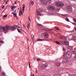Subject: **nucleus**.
<instances>
[{"label": "nucleus", "mask_w": 76, "mask_h": 76, "mask_svg": "<svg viewBox=\"0 0 76 76\" xmlns=\"http://www.w3.org/2000/svg\"><path fill=\"white\" fill-rule=\"evenodd\" d=\"M56 43L57 44H58V45H60V42H58L57 41H56Z\"/></svg>", "instance_id": "obj_23"}, {"label": "nucleus", "mask_w": 76, "mask_h": 76, "mask_svg": "<svg viewBox=\"0 0 76 76\" xmlns=\"http://www.w3.org/2000/svg\"><path fill=\"white\" fill-rule=\"evenodd\" d=\"M62 62L63 63H66L67 62V59L66 58H64L63 59Z\"/></svg>", "instance_id": "obj_8"}, {"label": "nucleus", "mask_w": 76, "mask_h": 76, "mask_svg": "<svg viewBox=\"0 0 76 76\" xmlns=\"http://www.w3.org/2000/svg\"><path fill=\"white\" fill-rule=\"evenodd\" d=\"M14 8H15H15H16V7L12 6V7L11 8V9L12 10H13V9H14Z\"/></svg>", "instance_id": "obj_22"}, {"label": "nucleus", "mask_w": 76, "mask_h": 76, "mask_svg": "<svg viewBox=\"0 0 76 76\" xmlns=\"http://www.w3.org/2000/svg\"><path fill=\"white\" fill-rule=\"evenodd\" d=\"M25 4H23V6H25Z\"/></svg>", "instance_id": "obj_54"}, {"label": "nucleus", "mask_w": 76, "mask_h": 76, "mask_svg": "<svg viewBox=\"0 0 76 76\" xmlns=\"http://www.w3.org/2000/svg\"><path fill=\"white\" fill-rule=\"evenodd\" d=\"M62 16H64V17H67V15L62 14Z\"/></svg>", "instance_id": "obj_27"}, {"label": "nucleus", "mask_w": 76, "mask_h": 76, "mask_svg": "<svg viewBox=\"0 0 76 76\" xmlns=\"http://www.w3.org/2000/svg\"><path fill=\"white\" fill-rule=\"evenodd\" d=\"M63 56L64 57H65V54H64V55H63Z\"/></svg>", "instance_id": "obj_49"}, {"label": "nucleus", "mask_w": 76, "mask_h": 76, "mask_svg": "<svg viewBox=\"0 0 76 76\" xmlns=\"http://www.w3.org/2000/svg\"><path fill=\"white\" fill-rule=\"evenodd\" d=\"M12 14H13V15H14V13L13 12H12L11 13Z\"/></svg>", "instance_id": "obj_53"}, {"label": "nucleus", "mask_w": 76, "mask_h": 76, "mask_svg": "<svg viewBox=\"0 0 76 76\" xmlns=\"http://www.w3.org/2000/svg\"><path fill=\"white\" fill-rule=\"evenodd\" d=\"M6 16H7L6 15H4L3 16V18H4V17H6Z\"/></svg>", "instance_id": "obj_46"}, {"label": "nucleus", "mask_w": 76, "mask_h": 76, "mask_svg": "<svg viewBox=\"0 0 76 76\" xmlns=\"http://www.w3.org/2000/svg\"><path fill=\"white\" fill-rule=\"evenodd\" d=\"M16 10H15V11H14V12L15 13H16Z\"/></svg>", "instance_id": "obj_57"}, {"label": "nucleus", "mask_w": 76, "mask_h": 76, "mask_svg": "<svg viewBox=\"0 0 76 76\" xmlns=\"http://www.w3.org/2000/svg\"><path fill=\"white\" fill-rule=\"evenodd\" d=\"M29 25H30V23L28 22L27 23V27L28 29H29Z\"/></svg>", "instance_id": "obj_14"}, {"label": "nucleus", "mask_w": 76, "mask_h": 76, "mask_svg": "<svg viewBox=\"0 0 76 76\" xmlns=\"http://www.w3.org/2000/svg\"><path fill=\"white\" fill-rule=\"evenodd\" d=\"M18 28H20V26H18Z\"/></svg>", "instance_id": "obj_59"}, {"label": "nucleus", "mask_w": 76, "mask_h": 76, "mask_svg": "<svg viewBox=\"0 0 76 76\" xmlns=\"http://www.w3.org/2000/svg\"><path fill=\"white\" fill-rule=\"evenodd\" d=\"M13 16H14V17H15L17 19H18V18L17 17V15H16V12H15V13H14V14Z\"/></svg>", "instance_id": "obj_15"}, {"label": "nucleus", "mask_w": 76, "mask_h": 76, "mask_svg": "<svg viewBox=\"0 0 76 76\" xmlns=\"http://www.w3.org/2000/svg\"><path fill=\"white\" fill-rule=\"evenodd\" d=\"M20 15H23V13H22V11H20Z\"/></svg>", "instance_id": "obj_36"}, {"label": "nucleus", "mask_w": 76, "mask_h": 76, "mask_svg": "<svg viewBox=\"0 0 76 76\" xmlns=\"http://www.w3.org/2000/svg\"><path fill=\"white\" fill-rule=\"evenodd\" d=\"M41 3L42 4H44V0H42L41 1Z\"/></svg>", "instance_id": "obj_29"}, {"label": "nucleus", "mask_w": 76, "mask_h": 76, "mask_svg": "<svg viewBox=\"0 0 76 76\" xmlns=\"http://www.w3.org/2000/svg\"><path fill=\"white\" fill-rule=\"evenodd\" d=\"M69 43L68 42L66 41L65 42V45H69Z\"/></svg>", "instance_id": "obj_17"}, {"label": "nucleus", "mask_w": 76, "mask_h": 76, "mask_svg": "<svg viewBox=\"0 0 76 76\" xmlns=\"http://www.w3.org/2000/svg\"><path fill=\"white\" fill-rule=\"evenodd\" d=\"M6 10V9L5 10H4V11H5V10Z\"/></svg>", "instance_id": "obj_61"}, {"label": "nucleus", "mask_w": 76, "mask_h": 76, "mask_svg": "<svg viewBox=\"0 0 76 76\" xmlns=\"http://www.w3.org/2000/svg\"><path fill=\"white\" fill-rule=\"evenodd\" d=\"M17 30L18 32H20V31L19 30V29H18Z\"/></svg>", "instance_id": "obj_39"}, {"label": "nucleus", "mask_w": 76, "mask_h": 76, "mask_svg": "<svg viewBox=\"0 0 76 76\" xmlns=\"http://www.w3.org/2000/svg\"><path fill=\"white\" fill-rule=\"evenodd\" d=\"M37 61H40L41 60V59L39 58H37L36 59Z\"/></svg>", "instance_id": "obj_28"}, {"label": "nucleus", "mask_w": 76, "mask_h": 76, "mask_svg": "<svg viewBox=\"0 0 76 76\" xmlns=\"http://www.w3.org/2000/svg\"><path fill=\"white\" fill-rule=\"evenodd\" d=\"M15 26H16V27H17V28H19V26H18V25H15Z\"/></svg>", "instance_id": "obj_43"}, {"label": "nucleus", "mask_w": 76, "mask_h": 76, "mask_svg": "<svg viewBox=\"0 0 76 76\" xmlns=\"http://www.w3.org/2000/svg\"><path fill=\"white\" fill-rule=\"evenodd\" d=\"M42 36L43 37H45V38H48L49 37L48 36H49V34H47L46 33H42Z\"/></svg>", "instance_id": "obj_5"}, {"label": "nucleus", "mask_w": 76, "mask_h": 76, "mask_svg": "<svg viewBox=\"0 0 76 76\" xmlns=\"http://www.w3.org/2000/svg\"><path fill=\"white\" fill-rule=\"evenodd\" d=\"M37 13H38L37 14L38 15H39V16H41V14L40 13H41V12H42V11H36Z\"/></svg>", "instance_id": "obj_11"}, {"label": "nucleus", "mask_w": 76, "mask_h": 76, "mask_svg": "<svg viewBox=\"0 0 76 76\" xmlns=\"http://www.w3.org/2000/svg\"><path fill=\"white\" fill-rule=\"evenodd\" d=\"M1 43V44H4V41H3V40H1V41H0V43Z\"/></svg>", "instance_id": "obj_30"}, {"label": "nucleus", "mask_w": 76, "mask_h": 76, "mask_svg": "<svg viewBox=\"0 0 76 76\" xmlns=\"http://www.w3.org/2000/svg\"><path fill=\"white\" fill-rule=\"evenodd\" d=\"M4 12V11H3L2 12V13H3V12Z\"/></svg>", "instance_id": "obj_64"}, {"label": "nucleus", "mask_w": 76, "mask_h": 76, "mask_svg": "<svg viewBox=\"0 0 76 76\" xmlns=\"http://www.w3.org/2000/svg\"><path fill=\"white\" fill-rule=\"evenodd\" d=\"M60 8H57V11H59L60 10Z\"/></svg>", "instance_id": "obj_38"}, {"label": "nucleus", "mask_w": 76, "mask_h": 76, "mask_svg": "<svg viewBox=\"0 0 76 76\" xmlns=\"http://www.w3.org/2000/svg\"><path fill=\"white\" fill-rule=\"evenodd\" d=\"M10 26L7 25L5 26L4 27H3L2 28V29L3 31L5 32H8L10 30Z\"/></svg>", "instance_id": "obj_1"}, {"label": "nucleus", "mask_w": 76, "mask_h": 76, "mask_svg": "<svg viewBox=\"0 0 76 76\" xmlns=\"http://www.w3.org/2000/svg\"><path fill=\"white\" fill-rule=\"evenodd\" d=\"M10 30H11V29H16V28H15V27L14 26H10Z\"/></svg>", "instance_id": "obj_13"}, {"label": "nucleus", "mask_w": 76, "mask_h": 76, "mask_svg": "<svg viewBox=\"0 0 76 76\" xmlns=\"http://www.w3.org/2000/svg\"><path fill=\"white\" fill-rule=\"evenodd\" d=\"M0 70H1V66H0Z\"/></svg>", "instance_id": "obj_51"}, {"label": "nucleus", "mask_w": 76, "mask_h": 76, "mask_svg": "<svg viewBox=\"0 0 76 76\" xmlns=\"http://www.w3.org/2000/svg\"><path fill=\"white\" fill-rule=\"evenodd\" d=\"M56 6L57 7H63V6H64V4L63 2H57L56 3Z\"/></svg>", "instance_id": "obj_2"}, {"label": "nucleus", "mask_w": 76, "mask_h": 76, "mask_svg": "<svg viewBox=\"0 0 76 76\" xmlns=\"http://www.w3.org/2000/svg\"><path fill=\"white\" fill-rule=\"evenodd\" d=\"M6 4H7V2L6 1Z\"/></svg>", "instance_id": "obj_60"}, {"label": "nucleus", "mask_w": 76, "mask_h": 76, "mask_svg": "<svg viewBox=\"0 0 76 76\" xmlns=\"http://www.w3.org/2000/svg\"><path fill=\"white\" fill-rule=\"evenodd\" d=\"M59 38L60 39H63V40H66L67 37H64L63 36H61L59 37Z\"/></svg>", "instance_id": "obj_7"}, {"label": "nucleus", "mask_w": 76, "mask_h": 76, "mask_svg": "<svg viewBox=\"0 0 76 76\" xmlns=\"http://www.w3.org/2000/svg\"><path fill=\"white\" fill-rule=\"evenodd\" d=\"M43 30H44V31H47V30H48V28H44L43 29Z\"/></svg>", "instance_id": "obj_33"}, {"label": "nucleus", "mask_w": 76, "mask_h": 76, "mask_svg": "<svg viewBox=\"0 0 76 76\" xmlns=\"http://www.w3.org/2000/svg\"><path fill=\"white\" fill-rule=\"evenodd\" d=\"M73 1H76V0H72Z\"/></svg>", "instance_id": "obj_55"}, {"label": "nucleus", "mask_w": 76, "mask_h": 76, "mask_svg": "<svg viewBox=\"0 0 76 76\" xmlns=\"http://www.w3.org/2000/svg\"><path fill=\"white\" fill-rule=\"evenodd\" d=\"M47 0H45L44 1V4H47Z\"/></svg>", "instance_id": "obj_21"}, {"label": "nucleus", "mask_w": 76, "mask_h": 76, "mask_svg": "<svg viewBox=\"0 0 76 76\" xmlns=\"http://www.w3.org/2000/svg\"><path fill=\"white\" fill-rule=\"evenodd\" d=\"M47 0V1H48L50 2V3H51V2L52 1H51V0Z\"/></svg>", "instance_id": "obj_41"}, {"label": "nucleus", "mask_w": 76, "mask_h": 76, "mask_svg": "<svg viewBox=\"0 0 76 76\" xmlns=\"http://www.w3.org/2000/svg\"><path fill=\"white\" fill-rule=\"evenodd\" d=\"M48 66V64H47V63H45V64L43 63V64L41 66L40 69H44L45 67H47Z\"/></svg>", "instance_id": "obj_4"}, {"label": "nucleus", "mask_w": 76, "mask_h": 76, "mask_svg": "<svg viewBox=\"0 0 76 76\" xmlns=\"http://www.w3.org/2000/svg\"><path fill=\"white\" fill-rule=\"evenodd\" d=\"M70 54H71V53L69 52H67L66 54V56L67 58H71L72 56H70Z\"/></svg>", "instance_id": "obj_6"}, {"label": "nucleus", "mask_w": 76, "mask_h": 76, "mask_svg": "<svg viewBox=\"0 0 76 76\" xmlns=\"http://www.w3.org/2000/svg\"><path fill=\"white\" fill-rule=\"evenodd\" d=\"M19 16H21V15H20V14H19Z\"/></svg>", "instance_id": "obj_52"}, {"label": "nucleus", "mask_w": 76, "mask_h": 76, "mask_svg": "<svg viewBox=\"0 0 76 76\" xmlns=\"http://www.w3.org/2000/svg\"><path fill=\"white\" fill-rule=\"evenodd\" d=\"M25 6H24L23 7V12L25 11V10H24V9H25Z\"/></svg>", "instance_id": "obj_34"}, {"label": "nucleus", "mask_w": 76, "mask_h": 76, "mask_svg": "<svg viewBox=\"0 0 76 76\" xmlns=\"http://www.w3.org/2000/svg\"><path fill=\"white\" fill-rule=\"evenodd\" d=\"M56 66H57V67H60V63H58V62H56L55 63Z\"/></svg>", "instance_id": "obj_12"}, {"label": "nucleus", "mask_w": 76, "mask_h": 76, "mask_svg": "<svg viewBox=\"0 0 76 76\" xmlns=\"http://www.w3.org/2000/svg\"><path fill=\"white\" fill-rule=\"evenodd\" d=\"M30 5L31 4V5H34V2L32 1V0H31L30 3H29Z\"/></svg>", "instance_id": "obj_16"}, {"label": "nucleus", "mask_w": 76, "mask_h": 76, "mask_svg": "<svg viewBox=\"0 0 76 76\" xmlns=\"http://www.w3.org/2000/svg\"><path fill=\"white\" fill-rule=\"evenodd\" d=\"M2 28H3V27H2V26H0V32H1V30L2 29Z\"/></svg>", "instance_id": "obj_32"}, {"label": "nucleus", "mask_w": 76, "mask_h": 76, "mask_svg": "<svg viewBox=\"0 0 76 76\" xmlns=\"http://www.w3.org/2000/svg\"><path fill=\"white\" fill-rule=\"evenodd\" d=\"M74 58L75 59H76V56H74Z\"/></svg>", "instance_id": "obj_48"}, {"label": "nucleus", "mask_w": 76, "mask_h": 76, "mask_svg": "<svg viewBox=\"0 0 76 76\" xmlns=\"http://www.w3.org/2000/svg\"><path fill=\"white\" fill-rule=\"evenodd\" d=\"M31 37L32 40H34V35H31Z\"/></svg>", "instance_id": "obj_24"}, {"label": "nucleus", "mask_w": 76, "mask_h": 76, "mask_svg": "<svg viewBox=\"0 0 76 76\" xmlns=\"http://www.w3.org/2000/svg\"><path fill=\"white\" fill-rule=\"evenodd\" d=\"M63 51H66V49H65V48H64V47L63 48Z\"/></svg>", "instance_id": "obj_37"}, {"label": "nucleus", "mask_w": 76, "mask_h": 76, "mask_svg": "<svg viewBox=\"0 0 76 76\" xmlns=\"http://www.w3.org/2000/svg\"><path fill=\"white\" fill-rule=\"evenodd\" d=\"M37 25L38 26H40V27H42V26L41 24H39V23L37 24Z\"/></svg>", "instance_id": "obj_19"}, {"label": "nucleus", "mask_w": 76, "mask_h": 76, "mask_svg": "<svg viewBox=\"0 0 76 76\" xmlns=\"http://www.w3.org/2000/svg\"><path fill=\"white\" fill-rule=\"evenodd\" d=\"M66 20L67 22H69V18H66Z\"/></svg>", "instance_id": "obj_31"}, {"label": "nucleus", "mask_w": 76, "mask_h": 76, "mask_svg": "<svg viewBox=\"0 0 76 76\" xmlns=\"http://www.w3.org/2000/svg\"><path fill=\"white\" fill-rule=\"evenodd\" d=\"M43 64H45V63H44V62H43L42 63L43 64Z\"/></svg>", "instance_id": "obj_62"}, {"label": "nucleus", "mask_w": 76, "mask_h": 76, "mask_svg": "<svg viewBox=\"0 0 76 76\" xmlns=\"http://www.w3.org/2000/svg\"><path fill=\"white\" fill-rule=\"evenodd\" d=\"M28 19L29 21H31V19H30V17H28Z\"/></svg>", "instance_id": "obj_45"}, {"label": "nucleus", "mask_w": 76, "mask_h": 76, "mask_svg": "<svg viewBox=\"0 0 76 76\" xmlns=\"http://www.w3.org/2000/svg\"><path fill=\"white\" fill-rule=\"evenodd\" d=\"M37 41H47V40L45 39H39L37 40Z\"/></svg>", "instance_id": "obj_9"}, {"label": "nucleus", "mask_w": 76, "mask_h": 76, "mask_svg": "<svg viewBox=\"0 0 76 76\" xmlns=\"http://www.w3.org/2000/svg\"><path fill=\"white\" fill-rule=\"evenodd\" d=\"M55 28L56 30H57L58 31H59V30H60L59 28L57 27H55Z\"/></svg>", "instance_id": "obj_18"}, {"label": "nucleus", "mask_w": 76, "mask_h": 76, "mask_svg": "<svg viewBox=\"0 0 76 76\" xmlns=\"http://www.w3.org/2000/svg\"><path fill=\"white\" fill-rule=\"evenodd\" d=\"M20 29L21 30V31H23V32L24 31V30H23L22 29V28H21Z\"/></svg>", "instance_id": "obj_44"}, {"label": "nucleus", "mask_w": 76, "mask_h": 76, "mask_svg": "<svg viewBox=\"0 0 76 76\" xmlns=\"http://www.w3.org/2000/svg\"><path fill=\"white\" fill-rule=\"evenodd\" d=\"M72 23V24H73V25H75V26H76V23Z\"/></svg>", "instance_id": "obj_40"}, {"label": "nucleus", "mask_w": 76, "mask_h": 76, "mask_svg": "<svg viewBox=\"0 0 76 76\" xmlns=\"http://www.w3.org/2000/svg\"><path fill=\"white\" fill-rule=\"evenodd\" d=\"M66 41H63L62 42V44H65V45Z\"/></svg>", "instance_id": "obj_20"}, {"label": "nucleus", "mask_w": 76, "mask_h": 76, "mask_svg": "<svg viewBox=\"0 0 76 76\" xmlns=\"http://www.w3.org/2000/svg\"><path fill=\"white\" fill-rule=\"evenodd\" d=\"M67 9L69 10H72V7L70 5L67 6Z\"/></svg>", "instance_id": "obj_10"}, {"label": "nucleus", "mask_w": 76, "mask_h": 76, "mask_svg": "<svg viewBox=\"0 0 76 76\" xmlns=\"http://www.w3.org/2000/svg\"><path fill=\"white\" fill-rule=\"evenodd\" d=\"M4 7H5V6L4 5L3 7H2V9H4Z\"/></svg>", "instance_id": "obj_47"}, {"label": "nucleus", "mask_w": 76, "mask_h": 76, "mask_svg": "<svg viewBox=\"0 0 76 76\" xmlns=\"http://www.w3.org/2000/svg\"><path fill=\"white\" fill-rule=\"evenodd\" d=\"M33 59L35 61V60H36L35 58H34Z\"/></svg>", "instance_id": "obj_50"}, {"label": "nucleus", "mask_w": 76, "mask_h": 76, "mask_svg": "<svg viewBox=\"0 0 76 76\" xmlns=\"http://www.w3.org/2000/svg\"><path fill=\"white\" fill-rule=\"evenodd\" d=\"M48 9L49 10H51V11H54V10H55L54 6L53 5H50L48 7Z\"/></svg>", "instance_id": "obj_3"}, {"label": "nucleus", "mask_w": 76, "mask_h": 76, "mask_svg": "<svg viewBox=\"0 0 76 76\" xmlns=\"http://www.w3.org/2000/svg\"><path fill=\"white\" fill-rule=\"evenodd\" d=\"M35 72H36V73H37L38 72V71H37V69H36Z\"/></svg>", "instance_id": "obj_42"}, {"label": "nucleus", "mask_w": 76, "mask_h": 76, "mask_svg": "<svg viewBox=\"0 0 76 76\" xmlns=\"http://www.w3.org/2000/svg\"><path fill=\"white\" fill-rule=\"evenodd\" d=\"M2 76H5L6 75V74H5V73L4 72H2Z\"/></svg>", "instance_id": "obj_26"}, {"label": "nucleus", "mask_w": 76, "mask_h": 76, "mask_svg": "<svg viewBox=\"0 0 76 76\" xmlns=\"http://www.w3.org/2000/svg\"><path fill=\"white\" fill-rule=\"evenodd\" d=\"M75 31H76V27L75 28Z\"/></svg>", "instance_id": "obj_56"}, {"label": "nucleus", "mask_w": 76, "mask_h": 76, "mask_svg": "<svg viewBox=\"0 0 76 76\" xmlns=\"http://www.w3.org/2000/svg\"><path fill=\"white\" fill-rule=\"evenodd\" d=\"M73 20L74 22H75L76 23V18H73Z\"/></svg>", "instance_id": "obj_25"}, {"label": "nucleus", "mask_w": 76, "mask_h": 76, "mask_svg": "<svg viewBox=\"0 0 76 76\" xmlns=\"http://www.w3.org/2000/svg\"><path fill=\"white\" fill-rule=\"evenodd\" d=\"M32 76H34V74H33Z\"/></svg>", "instance_id": "obj_63"}, {"label": "nucleus", "mask_w": 76, "mask_h": 76, "mask_svg": "<svg viewBox=\"0 0 76 76\" xmlns=\"http://www.w3.org/2000/svg\"><path fill=\"white\" fill-rule=\"evenodd\" d=\"M29 68H31V65L30 64V62H29Z\"/></svg>", "instance_id": "obj_35"}, {"label": "nucleus", "mask_w": 76, "mask_h": 76, "mask_svg": "<svg viewBox=\"0 0 76 76\" xmlns=\"http://www.w3.org/2000/svg\"><path fill=\"white\" fill-rule=\"evenodd\" d=\"M15 4H17V3H16V2H15Z\"/></svg>", "instance_id": "obj_58"}]
</instances>
